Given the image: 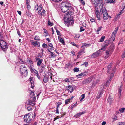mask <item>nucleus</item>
I'll return each instance as SVG.
<instances>
[{"instance_id": "e2e57ef3", "label": "nucleus", "mask_w": 125, "mask_h": 125, "mask_svg": "<svg viewBox=\"0 0 125 125\" xmlns=\"http://www.w3.org/2000/svg\"><path fill=\"white\" fill-rule=\"evenodd\" d=\"M88 44H87L86 43H84L82 46L81 47H85L87 46V45H88Z\"/></svg>"}, {"instance_id": "49530a36", "label": "nucleus", "mask_w": 125, "mask_h": 125, "mask_svg": "<svg viewBox=\"0 0 125 125\" xmlns=\"http://www.w3.org/2000/svg\"><path fill=\"white\" fill-rule=\"evenodd\" d=\"M107 68L108 69L107 73H108L109 72V70H110V69L111 68V65H109L107 67Z\"/></svg>"}, {"instance_id": "774afa93", "label": "nucleus", "mask_w": 125, "mask_h": 125, "mask_svg": "<svg viewBox=\"0 0 125 125\" xmlns=\"http://www.w3.org/2000/svg\"><path fill=\"white\" fill-rule=\"evenodd\" d=\"M106 124V122L105 121H103L101 124L102 125H105Z\"/></svg>"}, {"instance_id": "79ce46f5", "label": "nucleus", "mask_w": 125, "mask_h": 125, "mask_svg": "<svg viewBox=\"0 0 125 125\" xmlns=\"http://www.w3.org/2000/svg\"><path fill=\"white\" fill-rule=\"evenodd\" d=\"M125 109V108H120L119 110L120 111V112L121 113H123L124 112Z\"/></svg>"}, {"instance_id": "052dcab7", "label": "nucleus", "mask_w": 125, "mask_h": 125, "mask_svg": "<svg viewBox=\"0 0 125 125\" xmlns=\"http://www.w3.org/2000/svg\"><path fill=\"white\" fill-rule=\"evenodd\" d=\"M115 37L112 36L111 38V39L113 41H114L115 40Z\"/></svg>"}, {"instance_id": "ddd939ff", "label": "nucleus", "mask_w": 125, "mask_h": 125, "mask_svg": "<svg viewBox=\"0 0 125 125\" xmlns=\"http://www.w3.org/2000/svg\"><path fill=\"white\" fill-rule=\"evenodd\" d=\"M36 60L37 61V65L38 66H39L41 65V64L43 60L42 59H40L39 58H35Z\"/></svg>"}, {"instance_id": "cd10ccee", "label": "nucleus", "mask_w": 125, "mask_h": 125, "mask_svg": "<svg viewBox=\"0 0 125 125\" xmlns=\"http://www.w3.org/2000/svg\"><path fill=\"white\" fill-rule=\"evenodd\" d=\"M114 45L113 44H112L110 46V48L111 51L113 52L114 49Z\"/></svg>"}, {"instance_id": "aec40b11", "label": "nucleus", "mask_w": 125, "mask_h": 125, "mask_svg": "<svg viewBox=\"0 0 125 125\" xmlns=\"http://www.w3.org/2000/svg\"><path fill=\"white\" fill-rule=\"evenodd\" d=\"M66 87L69 88L68 89H67V90L68 91H70V93H71L73 91V89L72 86L69 85L67 86Z\"/></svg>"}, {"instance_id": "ea45409f", "label": "nucleus", "mask_w": 125, "mask_h": 125, "mask_svg": "<svg viewBox=\"0 0 125 125\" xmlns=\"http://www.w3.org/2000/svg\"><path fill=\"white\" fill-rule=\"evenodd\" d=\"M70 100L69 99L66 100L65 103V104H68L69 102H70Z\"/></svg>"}, {"instance_id": "f704fd0d", "label": "nucleus", "mask_w": 125, "mask_h": 125, "mask_svg": "<svg viewBox=\"0 0 125 125\" xmlns=\"http://www.w3.org/2000/svg\"><path fill=\"white\" fill-rule=\"evenodd\" d=\"M73 71L74 72H78L79 71V68L77 67L73 69Z\"/></svg>"}, {"instance_id": "5701e85b", "label": "nucleus", "mask_w": 125, "mask_h": 125, "mask_svg": "<svg viewBox=\"0 0 125 125\" xmlns=\"http://www.w3.org/2000/svg\"><path fill=\"white\" fill-rule=\"evenodd\" d=\"M30 70L31 72L35 74L36 73H38V72L35 69L31 68Z\"/></svg>"}, {"instance_id": "423d86ee", "label": "nucleus", "mask_w": 125, "mask_h": 125, "mask_svg": "<svg viewBox=\"0 0 125 125\" xmlns=\"http://www.w3.org/2000/svg\"><path fill=\"white\" fill-rule=\"evenodd\" d=\"M71 16L70 15H68V18H67L66 21H65V19L64 20L65 24H67L68 26H72L74 24V20L73 18H69Z\"/></svg>"}, {"instance_id": "4d7b16f0", "label": "nucleus", "mask_w": 125, "mask_h": 125, "mask_svg": "<svg viewBox=\"0 0 125 125\" xmlns=\"http://www.w3.org/2000/svg\"><path fill=\"white\" fill-rule=\"evenodd\" d=\"M118 29V27L115 28L114 32H115V33H116Z\"/></svg>"}, {"instance_id": "a19ab883", "label": "nucleus", "mask_w": 125, "mask_h": 125, "mask_svg": "<svg viewBox=\"0 0 125 125\" xmlns=\"http://www.w3.org/2000/svg\"><path fill=\"white\" fill-rule=\"evenodd\" d=\"M81 97L82 98L80 99V101H81L84 99L85 97V94H82L81 95Z\"/></svg>"}, {"instance_id": "9b49d317", "label": "nucleus", "mask_w": 125, "mask_h": 125, "mask_svg": "<svg viewBox=\"0 0 125 125\" xmlns=\"http://www.w3.org/2000/svg\"><path fill=\"white\" fill-rule=\"evenodd\" d=\"M88 74L87 72H83L81 73L76 75V77L77 78H79L87 76L88 75Z\"/></svg>"}, {"instance_id": "f3484780", "label": "nucleus", "mask_w": 125, "mask_h": 125, "mask_svg": "<svg viewBox=\"0 0 125 125\" xmlns=\"http://www.w3.org/2000/svg\"><path fill=\"white\" fill-rule=\"evenodd\" d=\"M104 87H103L101 91L98 94L96 98L98 99L100 98L101 97L102 94L103 93L104 90Z\"/></svg>"}, {"instance_id": "338daca9", "label": "nucleus", "mask_w": 125, "mask_h": 125, "mask_svg": "<svg viewBox=\"0 0 125 125\" xmlns=\"http://www.w3.org/2000/svg\"><path fill=\"white\" fill-rule=\"evenodd\" d=\"M123 125V123L122 122H119L118 123V125Z\"/></svg>"}, {"instance_id": "4be33fe9", "label": "nucleus", "mask_w": 125, "mask_h": 125, "mask_svg": "<svg viewBox=\"0 0 125 125\" xmlns=\"http://www.w3.org/2000/svg\"><path fill=\"white\" fill-rule=\"evenodd\" d=\"M40 7V9L41 8H42V5H40L39 6H38V4H37L35 6V10H37L38 9H39V8Z\"/></svg>"}, {"instance_id": "8fccbe9b", "label": "nucleus", "mask_w": 125, "mask_h": 125, "mask_svg": "<svg viewBox=\"0 0 125 125\" xmlns=\"http://www.w3.org/2000/svg\"><path fill=\"white\" fill-rule=\"evenodd\" d=\"M88 63L87 62H85L82 65H85L86 67H87L88 66Z\"/></svg>"}, {"instance_id": "393cba45", "label": "nucleus", "mask_w": 125, "mask_h": 125, "mask_svg": "<svg viewBox=\"0 0 125 125\" xmlns=\"http://www.w3.org/2000/svg\"><path fill=\"white\" fill-rule=\"evenodd\" d=\"M103 17L104 19L105 20H106L108 17V13L106 14H103Z\"/></svg>"}, {"instance_id": "f8f14e48", "label": "nucleus", "mask_w": 125, "mask_h": 125, "mask_svg": "<svg viewBox=\"0 0 125 125\" xmlns=\"http://www.w3.org/2000/svg\"><path fill=\"white\" fill-rule=\"evenodd\" d=\"M95 14L96 15V17L97 20H99L100 19V12L98 11V9L97 8V6H95Z\"/></svg>"}, {"instance_id": "39448f33", "label": "nucleus", "mask_w": 125, "mask_h": 125, "mask_svg": "<svg viewBox=\"0 0 125 125\" xmlns=\"http://www.w3.org/2000/svg\"><path fill=\"white\" fill-rule=\"evenodd\" d=\"M52 76H53V77L54 75H53L52 73L51 72H49L48 73V75L46 74L44 76L43 81L45 83H46L47 82L48 80L50 78L51 79L53 80V81L55 82V81L54 79V78H52Z\"/></svg>"}, {"instance_id": "f257e3e1", "label": "nucleus", "mask_w": 125, "mask_h": 125, "mask_svg": "<svg viewBox=\"0 0 125 125\" xmlns=\"http://www.w3.org/2000/svg\"><path fill=\"white\" fill-rule=\"evenodd\" d=\"M72 7L70 4L67 2L62 3L61 5V10L63 12L68 15L70 12V10Z\"/></svg>"}, {"instance_id": "4c0bfd02", "label": "nucleus", "mask_w": 125, "mask_h": 125, "mask_svg": "<svg viewBox=\"0 0 125 125\" xmlns=\"http://www.w3.org/2000/svg\"><path fill=\"white\" fill-rule=\"evenodd\" d=\"M34 40L37 41H39L40 40V39L39 38V36L37 35H36L34 37Z\"/></svg>"}, {"instance_id": "de8ad7c7", "label": "nucleus", "mask_w": 125, "mask_h": 125, "mask_svg": "<svg viewBox=\"0 0 125 125\" xmlns=\"http://www.w3.org/2000/svg\"><path fill=\"white\" fill-rule=\"evenodd\" d=\"M85 30V29L83 28V27H81L80 28V32H81L84 31Z\"/></svg>"}, {"instance_id": "0eeeda50", "label": "nucleus", "mask_w": 125, "mask_h": 125, "mask_svg": "<svg viewBox=\"0 0 125 125\" xmlns=\"http://www.w3.org/2000/svg\"><path fill=\"white\" fill-rule=\"evenodd\" d=\"M92 4L97 6L99 4V6L102 7L103 5V0H91Z\"/></svg>"}, {"instance_id": "09e8293b", "label": "nucleus", "mask_w": 125, "mask_h": 125, "mask_svg": "<svg viewBox=\"0 0 125 125\" xmlns=\"http://www.w3.org/2000/svg\"><path fill=\"white\" fill-rule=\"evenodd\" d=\"M79 1L83 5H85V2L83 0H79Z\"/></svg>"}, {"instance_id": "b1692460", "label": "nucleus", "mask_w": 125, "mask_h": 125, "mask_svg": "<svg viewBox=\"0 0 125 125\" xmlns=\"http://www.w3.org/2000/svg\"><path fill=\"white\" fill-rule=\"evenodd\" d=\"M30 95L32 97L33 96H35L34 94V92L31 90H30L29 92V97H30Z\"/></svg>"}, {"instance_id": "f03ea898", "label": "nucleus", "mask_w": 125, "mask_h": 125, "mask_svg": "<svg viewBox=\"0 0 125 125\" xmlns=\"http://www.w3.org/2000/svg\"><path fill=\"white\" fill-rule=\"evenodd\" d=\"M109 44V41L108 40L105 41L104 42V44L103 45V47L99 50L97 51L94 53H93L91 56L92 57L95 58L98 57V56H100L101 55L100 53L101 50L103 51H105L107 47Z\"/></svg>"}, {"instance_id": "69168bd1", "label": "nucleus", "mask_w": 125, "mask_h": 125, "mask_svg": "<svg viewBox=\"0 0 125 125\" xmlns=\"http://www.w3.org/2000/svg\"><path fill=\"white\" fill-rule=\"evenodd\" d=\"M125 56V52L124 53H123L122 55V58H124Z\"/></svg>"}, {"instance_id": "13d9d810", "label": "nucleus", "mask_w": 125, "mask_h": 125, "mask_svg": "<svg viewBox=\"0 0 125 125\" xmlns=\"http://www.w3.org/2000/svg\"><path fill=\"white\" fill-rule=\"evenodd\" d=\"M113 119V121H116L117 119L116 116H115Z\"/></svg>"}, {"instance_id": "4468645a", "label": "nucleus", "mask_w": 125, "mask_h": 125, "mask_svg": "<svg viewBox=\"0 0 125 125\" xmlns=\"http://www.w3.org/2000/svg\"><path fill=\"white\" fill-rule=\"evenodd\" d=\"M31 42L32 44V45L35 46H39L40 43L39 42L33 40H31L30 41Z\"/></svg>"}, {"instance_id": "864d4df0", "label": "nucleus", "mask_w": 125, "mask_h": 125, "mask_svg": "<svg viewBox=\"0 0 125 125\" xmlns=\"http://www.w3.org/2000/svg\"><path fill=\"white\" fill-rule=\"evenodd\" d=\"M64 81L66 82H70V80L69 78H66L65 79Z\"/></svg>"}, {"instance_id": "37998d69", "label": "nucleus", "mask_w": 125, "mask_h": 125, "mask_svg": "<svg viewBox=\"0 0 125 125\" xmlns=\"http://www.w3.org/2000/svg\"><path fill=\"white\" fill-rule=\"evenodd\" d=\"M29 106H28L27 107V109L29 111H30L32 110V108L31 106H30L31 105H29Z\"/></svg>"}, {"instance_id": "58836bf2", "label": "nucleus", "mask_w": 125, "mask_h": 125, "mask_svg": "<svg viewBox=\"0 0 125 125\" xmlns=\"http://www.w3.org/2000/svg\"><path fill=\"white\" fill-rule=\"evenodd\" d=\"M71 44H72L73 46H76L77 47V48H78L79 47V46L78 45H77L76 44H75L73 42H71Z\"/></svg>"}, {"instance_id": "bf43d9fd", "label": "nucleus", "mask_w": 125, "mask_h": 125, "mask_svg": "<svg viewBox=\"0 0 125 125\" xmlns=\"http://www.w3.org/2000/svg\"><path fill=\"white\" fill-rule=\"evenodd\" d=\"M102 28V27H98V28L97 30V31L99 32L100 31V30H101Z\"/></svg>"}, {"instance_id": "20e7f679", "label": "nucleus", "mask_w": 125, "mask_h": 125, "mask_svg": "<svg viewBox=\"0 0 125 125\" xmlns=\"http://www.w3.org/2000/svg\"><path fill=\"white\" fill-rule=\"evenodd\" d=\"M20 72L23 76L25 77L27 75V69L24 65H22L20 66Z\"/></svg>"}, {"instance_id": "6ab92c4d", "label": "nucleus", "mask_w": 125, "mask_h": 125, "mask_svg": "<svg viewBox=\"0 0 125 125\" xmlns=\"http://www.w3.org/2000/svg\"><path fill=\"white\" fill-rule=\"evenodd\" d=\"M29 80L31 85V87L33 89V88L34 86V82L33 80V79L32 78H29Z\"/></svg>"}, {"instance_id": "a211bd4d", "label": "nucleus", "mask_w": 125, "mask_h": 125, "mask_svg": "<svg viewBox=\"0 0 125 125\" xmlns=\"http://www.w3.org/2000/svg\"><path fill=\"white\" fill-rule=\"evenodd\" d=\"M45 66V65H41V67L39 68V72L40 73L42 72L44 70Z\"/></svg>"}, {"instance_id": "2eb2a0df", "label": "nucleus", "mask_w": 125, "mask_h": 125, "mask_svg": "<svg viewBox=\"0 0 125 125\" xmlns=\"http://www.w3.org/2000/svg\"><path fill=\"white\" fill-rule=\"evenodd\" d=\"M101 7V9H100V12L101 13H102L103 14L107 13L106 10V9L104 7L103 8V7H102L101 6H100V7Z\"/></svg>"}, {"instance_id": "6e6d98bb", "label": "nucleus", "mask_w": 125, "mask_h": 125, "mask_svg": "<svg viewBox=\"0 0 125 125\" xmlns=\"http://www.w3.org/2000/svg\"><path fill=\"white\" fill-rule=\"evenodd\" d=\"M21 61V63L22 64H24L25 62L21 58L19 59Z\"/></svg>"}, {"instance_id": "bb28decb", "label": "nucleus", "mask_w": 125, "mask_h": 125, "mask_svg": "<svg viewBox=\"0 0 125 125\" xmlns=\"http://www.w3.org/2000/svg\"><path fill=\"white\" fill-rule=\"evenodd\" d=\"M110 51L111 50H110L106 51V56L105 57L106 58H107L109 57V54H110Z\"/></svg>"}, {"instance_id": "2f4dec72", "label": "nucleus", "mask_w": 125, "mask_h": 125, "mask_svg": "<svg viewBox=\"0 0 125 125\" xmlns=\"http://www.w3.org/2000/svg\"><path fill=\"white\" fill-rule=\"evenodd\" d=\"M105 38V36H102L99 40V42H103L104 41Z\"/></svg>"}, {"instance_id": "680f3d73", "label": "nucleus", "mask_w": 125, "mask_h": 125, "mask_svg": "<svg viewBox=\"0 0 125 125\" xmlns=\"http://www.w3.org/2000/svg\"><path fill=\"white\" fill-rule=\"evenodd\" d=\"M36 76H37V77L38 78L40 79V77L39 75V74L38 73H36L35 74Z\"/></svg>"}, {"instance_id": "0e129e2a", "label": "nucleus", "mask_w": 125, "mask_h": 125, "mask_svg": "<svg viewBox=\"0 0 125 125\" xmlns=\"http://www.w3.org/2000/svg\"><path fill=\"white\" fill-rule=\"evenodd\" d=\"M90 21L91 22H94L95 21V20L94 19L92 18L90 20Z\"/></svg>"}, {"instance_id": "c9c22d12", "label": "nucleus", "mask_w": 125, "mask_h": 125, "mask_svg": "<svg viewBox=\"0 0 125 125\" xmlns=\"http://www.w3.org/2000/svg\"><path fill=\"white\" fill-rule=\"evenodd\" d=\"M114 1L113 0H107L106 1V3H113Z\"/></svg>"}, {"instance_id": "1a4fd4ad", "label": "nucleus", "mask_w": 125, "mask_h": 125, "mask_svg": "<svg viewBox=\"0 0 125 125\" xmlns=\"http://www.w3.org/2000/svg\"><path fill=\"white\" fill-rule=\"evenodd\" d=\"M24 119L25 122L28 123H31L32 120L31 117H30L29 114L25 115L24 117Z\"/></svg>"}, {"instance_id": "c756f323", "label": "nucleus", "mask_w": 125, "mask_h": 125, "mask_svg": "<svg viewBox=\"0 0 125 125\" xmlns=\"http://www.w3.org/2000/svg\"><path fill=\"white\" fill-rule=\"evenodd\" d=\"M121 86H120V88L118 90V96L120 98L121 95Z\"/></svg>"}, {"instance_id": "e433bc0d", "label": "nucleus", "mask_w": 125, "mask_h": 125, "mask_svg": "<svg viewBox=\"0 0 125 125\" xmlns=\"http://www.w3.org/2000/svg\"><path fill=\"white\" fill-rule=\"evenodd\" d=\"M77 102H76V103L75 104H74L72 105H71L70 107V108L71 109H73L74 108L75 106L77 105V104H76Z\"/></svg>"}, {"instance_id": "a18cd8bd", "label": "nucleus", "mask_w": 125, "mask_h": 125, "mask_svg": "<svg viewBox=\"0 0 125 125\" xmlns=\"http://www.w3.org/2000/svg\"><path fill=\"white\" fill-rule=\"evenodd\" d=\"M48 24L50 26H52L53 25V23L52 22H51L49 20L48 21Z\"/></svg>"}, {"instance_id": "9d476101", "label": "nucleus", "mask_w": 125, "mask_h": 125, "mask_svg": "<svg viewBox=\"0 0 125 125\" xmlns=\"http://www.w3.org/2000/svg\"><path fill=\"white\" fill-rule=\"evenodd\" d=\"M92 79V77H89L82 82V84L84 85H87L91 82Z\"/></svg>"}, {"instance_id": "c85d7f7f", "label": "nucleus", "mask_w": 125, "mask_h": 125, "mask_svg": "<svg viewBox=\"0 0 125 125\" xmlns=\"http://www.w3.org/2000/svg\"><path fill=\"white\" fill-rule=\"evenodd\" d=\"M48 45L49 47V48L50 50H51L53 49V47L52 44L50 43H49L48 44Z\"/></svg>"}, {"instance_id": "dca6fc26", "label": "nucleus", "mask_w": 125, "mask_h": 125, "mask_svg": "<svg viewBox=\"0 0 125 125\" xmlns=\"http://www.w3.org/2000/svg\"><path fill=\"white\" fill-rule=\"evenodd\" d=\"M86 113L85 111H83L80 112L76 114L74 116V117H76V118H78L80 117L82 115Z\"/></svg>"}, {"instance_id": "7ed1b4c3", "label": "nucleus", "mask_w": 125, "mask_h": 125, "mask_svg": "<svg viewBox=\"0 0 125 125\" xmlns=\"http://www.w3.org/2000/svg\"><path fill=\"white\" fill-rule=\"evenodd\" d=\"M25 103L27 104L31 105L32 106H34L36 103L35 96H33L32 97L30 95V97H29Z\"/></svg>"}, {"instance_id": "5fc2aeb1", "label": "nucleus", "mask_w": 125, "mask_h": 125, "mask_svg": "<svg viewBox=\"0 0 125 125\" xmlns=\"http://www.w3.org/2000/svg\"><path fill=\"white\" fill-rule=\"evenodd\" d=\"M42 47L43 48H47V45L46 44L43 43L42 44Z\"/></svg>"}, {"instance_id": "473e14b6", "label": "nucleus", "mask_w": 125, "mask_h": 125, "mask_svg": "<svg viewBox=\"0 0 125 125\" xmlns=\"http://www.w3.org/2000/svg\"><path fill=\"white\" fill-rule=\"evenodd\" d=\"M26 13L28 16L30 17H31V15H32V14L29 11H26Z\"/></svg>"}, {"instance_id": "6e6552de", "label": "nucleus", "mask_w": 125, "mask_h": 125, "mask_svg": "<svg viewBox=\"0 0 125 125\" xmlns=\"http://www.w3.org/2000/svg\"><path fill=\"white\" fill-rule=\"evenodd\" d=\"M0 45L2 50L4 51H5L7 48V43L1 38H0Z\"/></svg>"}, {"instance_id": "c03bdc74", "label": "nucleus", "mask_w": 125, "mask_h": 125, "mask_svg": "<svg viewBox=\"0 0 125 125\" xmlns=\"http://www.w3.org/2000/svg\"><path fill=\"white\" fill-rule=\"evenodd\" d=\"M110 83V80H107V82H106V84L105 85L106 87H108L109 86Z\"/></svg>"}, {"instance_id": "a878e982", "label": "nucleus", "mask_w": 125, "mask_h": 125, "mask_svg": "<svg viewBox=\"0 0 125 125\" xmlns=\"http://www.w3.org/2000/svg\"><path fill=\"white\" fill-rule=\"evenodd\" d=\"M58 37L59 41L62 44H64L65 42L63 39L59 36H58Z\"/></svg>"}, {"instance_id": "3c124183", "label": "nucleus", "mask_w": 125, "mask_h": 125, "mask_svg": "<svg viewBox=\"0 0 125 125\" xmlns=\"http://www.w3.org/2000/svg\"><path fill=\"white\" fill-rule=\"evenodd\" d=\"M27 9L28 10L30 9L31 7L29 4L27 2Z\"/></svg>"}, {"instance_id": "7c9ffc66", "label": "nucleus", "mask_w": 125, "mask_h": 125, "mask_svg": "<svg viewBox=\"0 0 125 125\" xmlns=\"http://www.w3.org/2000/svg\"><path fill=\"white\" fill-rule=\"evenodd\" d=\"M27 62H28L29 63L31 64L32 63V61L30 58L29 57H28L27 58Z\"/></svg>"}, {"instance_id": "412c9836", "label": "nucleus", "mask_w": 125, "mask_h": 125, "mask_svg": "<svg viewBox=\"0 0 125 125\" xmlns=\"http://www.w3.org/2000/svg\"><path fill=\"white\" fill-rule=\"evenodd\" d=\"M107 101L109 103V105H111L113 101L112 98L111 96H109L108 98Z\"/></svg>"}, {"instance_id": "72a5a7b5", "label": "nucleus", "mask_w": 125, "mask_h": 125, "mask_svg": "<svg viewBox=\"0 0 125 125\" xmlns=\"http://www.w3.org/2000/svg\"><path fill=\"white\" fill-rule=\"evenodd\" d=\"M50 53L51 57L52 58H54L56 56V55L54 53V52H51Z\"/></svg>"}, {"instance_id": "603ef678", "label": "nucleus", "mask_w": 125, "mask_h": 125, "mask_svg": "<svg viewBox=\"0 0 125 125\" xmlns=\"http://www.w3.org/2000/svg\"><path fill=\"white\" fill-rule=\"evenodd\" d=\"M56 32L57 33V34L58 35H59L60 36H61L60 35V33L59 31L57 29H56Z\"/></svg>"}]
</instances>
